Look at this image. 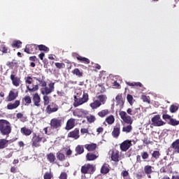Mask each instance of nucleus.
<instances>
[{
  "instance_id": "43",
  "label": "nucleus",
  "mask_w": 179,
  "mask_h": 179,
  "mask_svg": "<svg viewBox=\"0 0 179 179\" xmlns=\"http://www.w3.org/2000/svg\"><path fill=\"white\" fill-rule=\"evenodd\" d=\"M87 119V122H89V124H93V122H96V116L91 115L89 116H86L85 117Z\"/></svg>"
},
{
  "instance_id": "45",
  "label": "nucleus",
  "mask_w": 179,
  "mask_h": 179,
  "mask_svg": "<svg viewBox=\"0 0 179 179\" xmlns=\"http://www.w3.org/2000/svg\"><path fill=\"white\" fill-rule=\"evenodd\" d=\"M37 47L39 51H44L45 52L50 51V48L45 45H38Z\"/></svg>"
},
{
  "instance_id": "22",
  "label": "nucleus",
  "mask_w": 179,
  "mask_h": 179,
  "mask_svg": "<svg viewBox=\"0 0 179 179\" xmlns=\"http://www.w3.org/2000/svg\"><path fill=\"white\" fill-rule=\"evenodd\" d=\"M74 55H76V58L77 61H79V62H82L83 64H85L87 65L90 64V59H89L88 58L82 57L76 53H75Z\"/></svg>"
},
{
  "instance_id": "29",
  "label": "nucleus",
  "mask_w": 179,
  "mask_h": 179,
  "mask_svg": "<svg viewBox=\"0 0 179 179\" xmlns=\"http://www.w3.org/2000/svg\"><path fill=\"white\" fill-rule=\"evenodd\" d=\"M110 173V165L108 164H103L101 168V174H108Z\"/></svg>"
},
{
  "instance_id": "44",
  "label": "nucleus",
  "mask_w": 179,
  "mask_h": 179,
  "mask_svg": "<svg viewBox=\"0 0 179 179\" xmlns=\"http://www.w3.org/2000/svg\"><path fill=\"white\" fill-rule=\"evenodd\" d=\"M132 131V125L129 124V125L126 127H123L122 132H125L126 134H129V132Z\"/></svg>"
},
{
  "instance_id": "28",
  "label": "nucleus",
  "mask_w": 179,
  "mask_h": 179,
  "mask_svg": "<svg viewBox=\"0 0 179 179\" xmlns=\"http://www.w3.org/2000/svg\"><path fill=\"white\" fill-rule=\"evenodd\" d=\"M17 97V94L13 91H10L8 96L6 97V101H13V100H16Z\"/></svg>"
},
{
  "instance_id": "46",
  "label": "nucleus",
  "mask_w": 179,
  "mask_h": 179,
  "mask_svg": "<svg viewBox=\"0 0 179 179\" xmlns=\"http://www.w3.org/2000/svg\"><path fill=\"white\" fill-rule=\"evenodd\" d=\"M152 159H155V160H157L160 157V152L159 150H155L152 153Z\"/></svg>"
},
{
  "instance_id": "19",
  "label": "nucleus",
  "mask_w": 179,
  "mask_h": 179,
  "mask_svg": "<svg viewBox=\"0 0 179 179\" xmlns=\"http://www.w3.org/2000/svg\"><path fill=\"white\" fill-rule=\"evenodd\" d=\"M13 142L12 140H6V138H1L0 139V150L3 149H6L8 148L9 143Z\"/></svg>"
},
{
  "instance_id": "33",
  "label": "nucleus",
  "mask_w": 179,
  "mask_h": 179,
  "mask_svg": "<svg viewBox=\"0 0 179 179\" xmlns=\"http://www.w3.org/2000/svg\"><path fill=\"white\" fill-rule=\"evenodd\" d=\"M22 101L24 106H30L31 104V97L27 95L22 99Z\"/></svg>"
},
{
  "instance_id": "42",
  "label": "nucleus",
  "mask_w": 179,
  "mask_h": 179,
  "mask_svg": "<svg viewBox=\"0 0 179 179\" xmlns=\"http://www.w3.org/2000/svg\"><path fill=\"white\" fill-rule=\"evenodd\" d=\"M11 45L13 48H20L22 47V41H13Z\"/></svg>"
},
{
  "instance_id": "16",
  "label": "nucleus",
  "mask_w": 179,
  "mask_h": 179,
  "mask_svg": "<svg viewBox=\"0 0 179 179\" xmlns=\"http://www.w3.org/2000/svg\"><path fill=\"white\" fill-rule=\"evenodd\" d=\"M20 133L24 136H30L33 134V129H29L27 127L24 126L20 129Z\"/></svg>"
},
{
  "instance_id": "49",
  "label": "nucleus",
  "mask_w": 179,
  "mask_h": 179,
  "mask_svg": "<svg viewBox=\"0 0 179 179\" xmlns=\"http://www.w3.org/2000/svg\"><path fill=\"white\" fill-rule=\"evenodd\" d=\"M138 110H140V108H135L134 110H132L131 108H128L127 113H129V115H135V114L138 113Z\"/></svg>"
},
{
  "instance_id": "52",
  "label": "nucleus",
  "mask_w": 179,
  "mask_h": 179,
  "mask_svg": "<svg viewBox=\"0 0 179 179\" xmlns=\"http://www.w3.org/2000/svg\"><path fill=\"white\" fill-rule=\"evenodd\" d=\"M43 104L44 106H48L50 104V96L47 95L43 96Z\"/></svg>"
},
{
  "instance_id": "37",
  "label": "nucleus",
  "mask_w": 179,
  "mask_h": 179,
  "mask_svg": "<svg viewBox=\"0 0 179 179\" xmlns=\"http://www.w3.org/2000/svg\"><path fill=\"white\" fill-rule=\"evenodd\" d=\"M152 167L150 165H146L144 166V172L145 174L147 176H149V174H152L153 173V171L152 170Z\"/></svg>"
},
{
  "instance_id": "11",
  "label": "nucleus",
  "mask_w": 179,
  "mask_h": 179,
  "mask_svg": "<svg viewBox=\"0 0 179 179\" xmlns=\"http://www.w3.org/2000/svg\"><path fill=\"white\" fill-rule=\"evenodd\" d=\"M119 115L120 118H122L125 124H129L130 125H132L134 120H132V117H131V116L127 115V112L120 111Z\"/></svg>"
},
{
  "instance_id": "58",
  "label": "nucleus",
  "mask_w": 179,
  "mask_h": 179,
  "mask_svg": "<svg viewBox=\"0 0 179 179\" xmlns=\"http://www.w3.org/2000/svg\"><path fill=\"white\" fill-rule=\"evenodd\" d=\"M6 65L8 66V68H13L15 65H17V62H8Z\"/></svg>"
},
{
  "instance_id": "38",
  "label": "nucleus",
  "mask_w": 179,
  "mask_h": 179,
  "mask_svg": "<svg viewBox=\"0 0 179 179\" xmlns=\"http://www.w3.org/2000/svg\"><path fill=\"white\" fill-rule=\"evenodd\" d=\"M108 114H110L108 109L102 110L98 113V115L99 117H101V118H104V117L108 115Z\"/></svg>"
},
{
  "instance_id": "48",
  "label": "nucleus",
  "mask_w": 179,
  "mask_h": 179,
  "mask_svg": "<svg viewBox=\"0 0 179 179\" xmlns=\"http://www.w3.org/2000/svg\"><path fill=\"white\" fill-rule=\"evenodd\" d=\"M57 158L59 160V162H64L65 161V155L61 152H57Z\"/></svg>"
},
{
  "instance_id": "8",
  "label": "nucleus",
  "mask_w": 179,
  "mask_h": 179,
  "mask_svg": "<svg viewBox=\"0 0 179 179\" xmlns=\"http://www.w3.org/2000/svg\"><path fill=\"white\" fill-rule=\"evenodd\" d=\"M162 119L164 120V121H169L168 122V124L169 125H171L172 127H177V125H179V120L171 117V115L169 114H163Z\"/></svg>"
},
{
  "instance_id": "26",
  "label": "nucleus",
  "mask_w": 179,
  "mask_h": 179,
  "mask_svg": "<svg viewBox=\"0 0 179 179\" xmlns=\"http://www.w3.org/2000/svg\"><path fill=\"white\" fill-rule=\"evenodd\" d=\"M20 106V101L16 100L13 103L7 105V110H15Z\"/></svg>"
},
{
  "instance_id": "7",
  "label": "nucleus",
  "mask_w": 179,
  "mask_h": 179,
  "mask_svg": "<svg viewBox=\"0 0 179 179\" xmlns=\"http://www.w3.org/2000/svg\"><path fill=\"white\" fill-rule=\"evenodd\" d=\"M151 122L150 128H153V127H163V125H166V122L162 120V116L160 115H155L152 117L151 118Z\"/></svg>"
},
{
  "instance_id": "51",
  "label": "nucleus",
  "mask_w": 179,
  "mask_h": 179,
  "mask_svg": "<svg viewBox=\"0 0 179 179\" xmlns=\"http://www.w3.org/2000/svg\"><path fill=\"white\" fill-rule=\"evenodd\" d=\"M169 167H170V164L165 166H162L160 169V173H167V171H170V169H169Z\"/></svg>"
},
{
  "instance_id": "3",
  "label": "nucleus",
  "mask_w": 179,
  "mask_h": 179,
  "mask_svg": "<svg viewBox=\"0 0 179 179\" xmlns=\"http://www.w3.org/2000/svg\"><path fill=\"white\" fill-rule=\"evenodd\" d=\"M46 141L47 138H45V137L37 134L35 132L32 133V138L31 139V148H40V146H41V142L45 143Z\"/></svg>"
},
{
  "instance_id": "47",
  "label": "nucleus",
  "mask_w": 179,
  "mask_h": 179,
  "mask_svg": "<svg viewBox=\"0 0 179 179\" xmlns=\"http://www.w3.org/2000/svg\"><path fill=\"white\" fill-rule=\"evenodd\" d=\"M169 111L172 113H177L178 111V105L172 104L170 106Z\"/></svg>"
},
{
  "instance_id": "61",
  "label": "nucleus",
  "mask_w": 179,
  "mask_h": 179,
  "mask_svg": "<svg viewBox=\"0 0 179 179\" xmlns=\"http://www.w3.org/2000/svg\"><path fill=\"white\" fill-rule=\"evenodd\" d=\"M59 179H68V175L65 172H62L59 177Z\"/></svg>"
},
{
  "instance_id": "6",
  "label": "nucleus",
  "mask_w": 179,
  "mask_h": 179,
  "mask_svg": "<svg viewBox=\"0 0 179 179\" xmlns=\"http://www.w3.org/2000/svg\"><path fill=\"white\" fill-rule=\"evenodd\" d=\"M96 171V165L91 164H85L84 166H81L82 174H94Z\"/></svg>"
},
{
  "instance_id": "59",
  "label": "nucleus",
  "mask_w": 179,
  "mask_h": 179,
  "mask_svg": "<svg viewBox=\"0 0 179 179\" xmlns=\"http://www.w3.org/2000/svg\"><path fill=\"white\" fill-rule=\"evenodd\" d=\"M141 100H143V101H144V103H148V104L150 103V101L149 100V99L148 98V96L146 95H142Z\"/></svg>"
},
{
  "instance_id": "15",
  "label": "nucleus",
  "mask_w": 179,
  "mask_h": 179,
  "mask_svg": "<svg viewBox=\"0 0 179 179\" xmlns=\"http://www.w3.org/2000/svg\"><path fill=\"white\" fill-rule=\"evenodd\" d=\"M67 138H71L73 139H79L80 138V135H79V129L76 128L74 130L70 131L68 134Z\"/></svg>"
},
{
  "instance_id": "60",
  "label": "nucleus",
  "mask_w": 179,
  "mask_h": 179,
  "mask_svg": "<svg viewBox=\"0 0 179 179\" xmlns=\"http://www.w3.org/2000/svg\"><path fill=\"white\" fill-rule=\"evenodd\" d=\"M25 83H28V85H31V83H33V78L30 76L27 77Z\"/></svg>"
},
{
  "instance_id": "63",
  "label": "nucleus",
  "mask_w": 179,
  "mask_h": 179,
  "mask_svg": "<svg viewBox=\"0 0 179 179\" xmlns=\"http://www.w3.org/2000/svg\"><path fill=\"white\" fill-rule=\"evenodd\" d=\"M113 86L115 87V89H120L121 88V85H120V83H118V82L115 81L113 83Z\"/></svg>"
},
{
  "instance_id": "13",
  "label": "nucleus",
  "mask_w": 179,
  "mask_h": 179,
  "mask_svg": "<svg viewBox=\"0 0 179 179\" xmlns=\"http://www.w3.org/2000/svg\"><path fill=\"white\" fill-rule=\"evenodd\" d=\"M131 146H132V141L129 140L124 141L120 144V150L122 152H127Z\"/></svg>"
},
{
  "instance_id": "24",
  "label": "nucleus",
  "mask_w": 179,
  "mask_h": 179,
  "mask_svg": "<svg viewBox=\"0 0 179 179\" xmlns=\"http://www.w3.org/2000/svg\"><path fill=\"white\" fill-rule=\"evenodd\" d=\"M171 149H173L174 153L179 155V138L171 143Z\"/></svg>"
},
{
  "instance_id": "20",
  "label": "nucleus",
  "mask_w": 179,
  "mask_h": 179,
  "mask_svg": "<svg viewBox=\"0 0 179 179\" xmlns=\"http://www.w3.org/2000/svg\"><path fill=\"white\" fill-rule=\"evenodd\" d=\"M99 157V152H88L86 155V161L87 162H93V160H96Z\"/></svg>"
},
{
  "instance_id": "55",
  "label": "nucleus",
  "mask_w": 179,
  "mask_h": 179,
  "mask_svg": "<svg viewBox=\"0 0 179 179\" xmlns=\"http://www.w3.org/2000/svg\"><path fill=\"white\" fill-rule=\"evenodd\" d=\"M43 178L44 179H52V174L51 173V172H46V173H45V174L43 176Z\"/></svg>"
},
{
  "instance_id": "34",
  "label": "nucleus",
  "mask_w": 179,
  "mask_h": 179,
  "mask_svg": "<svg viewBox=\"0 0 179 179\" xmlns=\"http://www.w3.org/2000/svg\"><path fill=\"white\" fill-rule=\"evenodd\" d=\"M126 85H127V86H132V87L136 86V87H142V86H143V85H142L141 82L131 83V82L126 81Z\"/></svg>"
},
{
  "instance_id": "2",
  "label": "nucleus",
  "mask_w": 179,
  "mask_h": 179,
  "mask_svg": "<svg viewBox=\"0 0 179 179\" xmlns=\"http://www.w3.org/2000/svg\"><path fill=\"white\" fill-rule=\"evenodd\" d=\"M11 132L12 126H10V122L6 120H0V134L3 136H8Z\"/></svg>"
},
{
  "instance_id": "36",
  "label": "nucleus",
  "mask_w": 179,
  "mask_h": 179,
  "mask_svg": "<svg viewBox=\"0 0 179 179\" xmlns=\"http://www.w3.org/2000/svg\"><path fill=\"white\" fill-rule=\"evenodd\" d=\"M16 117L18 120H20L21 122H26L27 121V117H25L24 115H23L22 113H17Z\"/></svg>"
},
{
  "instance_id": "54",
  "label": "nucleus",
  "mask_w": 179,
  "mask_h": 179,
  "mask_svg": "<svg viewBox=\"0 0 179 179\" xmlns=\"http://www.w3.org/2000/svg\"><path fill=\"white\" fill-rule=\"evenodd\" d=\"M55 65L57 69H64L65 68V64L64 63L56 62Z\"/></svg>"
},
{
  "instance_id": "62",
  "label": "nucleus",
  "mask_w": 179,
  "mask_h": 179,
  "mask_svg": "<svg viewBox=\"0 0 179 179\" xmlns=\"http://www.w3.org/2000/svg\"><path fill=\"white\" fill-rule=\"evenodd\" d=\"M121 176H123V178H125L126 177H128L129 176V172L127 171H123L121 173Z\"/></svg>"
},
{
  "instance_id": "56",
  "label": "nucleus",
  "mask_w": 179,
  "mask_h": 179,
  "mask_svg": "<svg viewBox=\"0 0 179 179\" xmlns=\"http://www.w3.org/2000/svg\"><path fill=\"white\" fill-rule=\"evenodd\" d=\"M1 51H2L3 54H8V52H10V50H9V48H8L5 45L2 46Z\"/></svg>"
},
{
  "instance_id": "4",
  "label": "nucleus",
  "mask_w": 179,
  "mask_h": 179,
  "mask_svg": "<svg viewBox=\"0 0 179 179\" xmlns=\"http://www.w3.org/2000/svg\"><path fill=\"white\" fill-rule=\"evenodd\" d=\"M74 103L73 106L75 107H79V106H82V104H85V103H87L89 101V94L83 93V96L78 98V96H74Z\"/></svg>"
},
{
  "instance_id": "17",
  "label": "nucleus",
  "mask_w": 179,
  "mask_h": 179,
  "mask_svg": "<svg viewBox=\"0 0 179 179\" xmlns=\"http://www.w3.org/2000/svg\"><path fill=\"white\" fill-rule=\"evenodd\" d=\"M110 159L112 162L118 163L120 162V151L118 150H114L112 151Z\"/></svg>"
},
{
  "instance_id": "10",
  "label": "nucleus",
  "mask_w": 179,
  "mask_h": 179,
  "mask_svg": "<svg viewBox=\"0 0 179 179\" xmlns=\"http://www.w3.org/2000/svg\"><path fill=\"white\" fill-rule=\"evenodd\" d=\"M59 110V106L54 102L50 103L46 107L45 111L47 114H52V113H57Z\"/></svg>"
},
{
  "instance_id": "14",
  "label": "nucleus",
  "mask_w": 179,
  "mask_h": 179,
  "mask_svg": "<svg viewBox=\"0 0 179 179\" xmlns=\"http://www.w3.org/2000/svg\"><path fill=\"white\" fill-rule=\"evenodd\" d=\"M10 79L12 81L13 86H15V87H19V86H20V83H22L20 78L16 76L14 74H11L10 76Z\"/></svg>"
},
{
  "instance_id": "12",
  "label": "nucleus",
  "mask_w": 179,
  "mask_h": 179,
  "mask_svg": "<svg viewBox=\"0 0 179 179\" xmlns=\"http://www.w3.org/2000/svg\"><path fill=\"white\" fill-rule=\"evenodd\" d=\"M38 46L36 44L27 45L24 51L27 54H36L37 52Z\"/></svg>"
},
{
  "instance_id": "9",
  "label": "nucleus",
  "mask_w": 179,
  "mask_h": 179,
  "mask_svg": "<svg viewBox=\"0 0 179 179\" xmlns=\"http://www.w3.org/2000/svg\"><path fill=\"white\" fill-rule=\"evenodd\" d=\"M55 83H50L48 85L49 87H48L47 86L42 87V88L41 89V94H43V95L45 94L46 96H48V94L52 93V92H54V89H55Z\"/></svg>"
},
{
  "instance_id": "53",
  "label": "nucleus",
  "mask_w": 179,
  "mask_h": 179,
  "mask_svg": "<svg viewBox=\"0 0 179 179\" xmlns=\"http://www.w3.org/2000/svg\"><path fill=\"white\" fill-rule=\"evenodd\" d=\"M141 158L143 160H148L149 159V153L146 151L141 152Z\"/></svg>"
},
{
  "instance_id": "41",
  "label": "nucleus",
  "mask_w": 179,
  "mask_h": 179,
  "mask_svg": "<svg viewBox=\"0 0 179 179\" xmlns=\"http://www.w3.org/2000/svg\"><path fill=\"white\" fill-rule=\"evenodd\" d=\"M76 152L77 155H82L85 152V148H83V145H78L76 148Z\"/></svg>"
},
{
  "instance_id": "23",
  "label": "nucleus",
  "mask_w": 179,
  "mask_h": 179,
  "mask_svg": "<svg viewBox=\"0 0 179 179\" xmlns=\"http://www.w3.org/2000/svg\"><path fill=\"white\" fill-rule=\"evenodd\" d=\"M3 154L5 159H10L13 156V151H12V148H5Z\"/></svg>"
},
{
  "instance_id": "5",
  "label": "nucleus",
  "mask_w": 179,
  "mask_h": 179,
  "mask_svg": "<svg viewBox=\"0 0 179 179\" xmlns=\"http://www.w3.org/2000/svg\"><path fill=\"white\" fill-rule=\"evenodd\" d=\"M64 124V117H54L50 120L51 129H58L62 127Z\"/></svg>"
},
{
  "instance_id": "35",
  "label": "nucleus",
  "mask_w": 179,
  "mask_h": 179,
  "mask_svg": "<svg viewBox=\"0 0 179 179\" xmlns=\"http://www.w3.org/2000/svg\"><path fill=\"white\" fill-rule=\"evenodd\" d=\"M115 121V118H114V115H110L106 118V122H107L108 125H113Z\"/></svg>"
},
{
  "instance_id": "39",
  "label": "nucleus",
  "mask_w": 179,
  "mask_h": 179,
  "mask_svg": "<svg viewBox=\"0 0 179 179\" xmlns=\"http://www.w3.org/2000/svg\"><path fill=\"white\" fill-rule=\"evenodd\" d=\"M98 101H100L101 104H105L107 101V96L104 94H101L97 96Z\"/></svg>"
},
{
  "instance_id": "1",
  "label": "nucleus",
  "mask_w": 179,
  "mask_h": 179,
  "mask_svg": "<svg viewBox=\"0 0 179 179\" xmlns=\"http://www.w3.org/2000/svg\"><path fill=\"white\" fill-rule=\"evenodd\" d=\"M34 79L38 82V84L33 85L34 87L32 88H31L29 85L27 86V90H29L30 93L37 92V90H38V86H41V87H45V86H47L45 77L43 74H41L39 77H34Z\"/></svg>"
},
{
  "instance_id": "30",
  "label": "nucleus",
  "mask_w": 179,
  "mask_h": 179,
  "mask_svg": "<svg viewBox=\"0 0 179 179\" xmlns=\"http://www.w3.org/2000/svg\"><path fill=\"white\" fill-rule=\"evenodd\" d=\"M117 106H120V107H122L124 106V99L122 98V94H119L115 97Z\"/></svg>"
},
{
  "instance_id": "40",
  "label": "nucleus",
  "mask_w": 179,
  "mask_h": 179,
  "mask_svg": "<svg viewBox=\"0 0 179 179\" xmlns=\"http://www.w3.org/2000/svg\"><path fill=\"white\" fill-rule=\"evenodd\" d=\"M47 159L48 160V162H50V163H54V162H55V155H54V153L50 152L48 154Z\"/></svg>"
},
{
  "instance_id": "18",
  "label": "nucleus",
  "mask_w": 179,
  "mask_h": 179,
  "mask_svg": "<svg viewBox=\"0 0 179 179\" xmlns=\"http://www.w3.org/2000/svg\"><path fill=\"white\" fill-rule=\"evenodd\" d=\"M121 134V125L120 124H117L115 127L113 128V130L112 131V136L113 138H118L120 136V134Z\"/></svg>"
},
{
  "instance_id": "50",
  "label": "nucleus",
  "mask_w": 179,
  "mask_h": 179,
  "mask_svg": "<svg viewBox=\"0 0 179 179\" xmlns=\"http://www.w3.org/2000/svg\"><path fill=\"white\" fill-rule=\"evenodd\" d=\"M127 99L130 106H132V104H134V101H135V100H134V96H132L131 94H127Z\"/></svg>"
},
{
  "instance_id": "57",
  "label": "nucleus",
  "mask_w": 179,
  "mask_h": 179,
  "mask_svg": "<svg viewBox=\"0 0 179 179\" xmlns=\"http://www.w3.org/2000/svg\"><path fill=\"white\" fill-rule=\"evenodd\" d=\"M142 141H143V143H144V145H150V143H152V141H149V138H148V136L144 137Z\"/></svg>"
},
{
  "instance_id": "64",
  "label": "nucleus",
  "mask_w": 179,
  "mask_h": 179,
  "mask_svg": "<svg viewBox=\"0 0 179 179\" xmlns=\"http://www.w3.org/2000/svg\"><path fill=\"white\" fill-rule=\"evenodd\" d=\"M80 132L83 135H85V134H89V129L83 128L80 129Z\"/></svg>"
},
{
  "instance_id": "21",
  "label": "nucleus",
  "mask_w": 179,
  "mask_h": 179,
  "mask_svg": "<svg viewBox=\"0 0 179 179\" xmlns=\"http://www.w3.org/2000/svg\"><path fill=\"white\" fill-rule=\"evenodd\" d=\"M32 100L34 101V106H36V107H40L41 104V98L40 97V95H38V93H36L34 94Z\"/></svg>"
},
{
  "instance_id": "25",
  "label": "nucleus",
  "mask_w": 179,
  "mask_h": 179,
  "mask_svg": "<svg viewBox=\"0 0 179 179\" xmlns=\"http://www.w3.org/2000/svg\"><path fill=\"white\" fill-rule=\"evenodd\" d=\"M74 127H75V119L73 118L69 119L66 122V129L67 131H70V129H73Z\"/></svg>"
},
{
  "instance_id": "27",
  "label": "nucleus",
  "mask_w": 179,
  "mask_h": 179,
  "mask_svg": "<svg viewBox=\"0 0 179 179\" xmlns=\"http://www.w3.org/2000/svg\"><path fill=\"white\" fill-rule=\"evenodd\" d=\"M85 148L88 152H94L97 149V144L92 143L90 144H86Z\"/></svg>"
},
{
  "instance_id": "31",
  "label": "nucleus",
  "mask_w": 179,
  "mask_h": 179,
  "mask_svg": "<svg viewBox=\"0 0 179 179\" xmlns=\"http://www.w3.org/2000/svg\"><path fill=\"white\" fill-rule=\"evenodd\" d=\"M72 73L73 75H75L76 76H77V78H83V70L82 69H79L78 68L74 69L72 71Z\"/></svg>"
},
{
  "instance_id": "32",
  "label": "nucleus",
  "mask_w": 179,
  "mask_h": 179,
  "mask_svg": "<svg viewBox=\"0 0 179 179\" xmlns=\"http://www.w3.org/2000/svg\"><path fill=\"white\" fill-rule=\"evenodd\" d=\"M100 106H101V102H100V101L99 100H95L94 102L90 104V106L91 107V108H92V110H96V108H99Z\"/></svg>"
}]
</instances>
